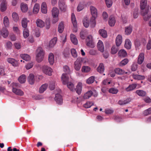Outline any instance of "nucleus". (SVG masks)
I'll list each match as a JSON object with an SVG mask.
<instances>
[{
    "mask_svg": "<svg viewBox=\"0 0 151 151\" xmlns=\"http://www.w3.org/2000/svg\"><path fill=\"white\" fill-rule=\"evenodd\" d=\"M48 60L50 65H52L53 64L54 61V56L53 54L52 53H50L49 55Z\"/></svg>",
    "mask_w": 151,
    "mask_h": 151,
    "instance_id": "nucleus-32",
    "label": "nucleus"
},
{
    "mask_svg": "<svg viewBox=\"0 0 151 151\" xmlns=\"http://www.w3.org/2000/svg\"><path fill=\"white\" fill-rule=\"evenodd\" d=\"M33 63L32 62L28 63L25 66V67L26 69L27 70H29L33 67Z\"/></svg>",
    "mask_w": 151,
    "mask_h": 151,
    "instance_id": "nucleus-60",
    "label": "nucleus"
},
{
    "mask_svg": "<svg viewBox=\"0 0 151 151\" xmlns=\"http://www.w3.org/2000/svg\"><path fill=\"white\" fill-rule=\"evenodd\" d=\"M82 60L81 58H78L74 62V68L75 70L77 71L79 70L81 68Z\"/></svg>",
    "mask_w": 151,
    "mask_h": 151,
    "instance_id": "nucleus-6",
    "label": "nucleus"
},
{
    "mask_svg": "<svg viewBox=\"0 0 151 151\" xmlns=\"http://www.w3.org/2000/svg\"><path fill=\"white\" fill-rule=\"evenodd\" d=\"M26 76L24 74H22L18 78V80L21 83H24L26 81Z\"/></svg>",
    "mask_w": 151,
    "mask_h": 151,
    "instance_id": "nucleus-24",
    "label": "nucleus"
},
{
    "mask_svg": "<svg viewBox=\"0 0 151 151\" xmlns=\"http://www.w3.org/2000/svg\"><path fill=\"white\" fill-rule=\"evenodd\" d=\"M7 61L11 63L14 66H17L18 65L17 61L13 58H9L7 59Z\"/></svg>",
    "mask_w": 151,
    "mask_h": 151,
    "instance_id": "nucleus-16",
    "label": "nucleus"
},
{
    "mask_svg": "<svg viewBox=\"0 0 151 151\" xmlns=\"http://www.w3.org/2000/svg\"><path fill=\"white\" fill-rule=\"evenodd\" d=\"M11 85L12 86V88H16V87H19V84L17 83H12Z\"/></svg>",
    "mask_w": 151,
    "mask_h": 151,
    "instance_id": "nucleus-61",
    "label": "nucleus"
},
{
    "mask_svg": "<svg viewBox=\"0 0 151 151\" xmlns=\"http://www.w3.org/2000/svg\"><path fill=\"white\" fill-rule=\"evenodd\" d=\"M129 60L127 58H125L122 60L119 63V66H123L126 65L129 62Z\"/></svg>",
    "mask_w": 151,
    "mask_h": 151,
    "instance_id": "nucleus-48",
    "label": "nucleus"
},
{
    "mask_svg": "<svg viewBox=\"0 0 151 151\" xmlns=\"http://www.w3.org/2000/svg\"><path fill=\"white\" fill-rule=\"evenodd\" d=\"M12 44L10 42H8L6 43V47L9 49H11L12 47Z\"/></svg>",
    "mask_w": 151,
    "mask_h": 151,
    "instance_id": "nucleus-64",
    "label": "nucleus"
},
{
    "mask_svg": "<svg viewBox=\"0 0 151 151\" xmlns=\"http://www.w3.org/2000/svg\"><path fill=\"white\" fill-rule=\"evenodd\" d=\"M131 100V98H127L124 101L119 100L118 102V104L120 105H123L126 104L129 102Z\"/></svg>",
    "mask_w": 151,
    "mask_h": 151,
    "instance_id": "nucleus-36",
    "label": "nucleus"
},
{
    "mask_svg": "<svg viewBox=\"0 0 151 151\" xmlns=\"http://www.w3.org/2000/svg\"><path fill=\"white\" fill-rule=\"evenodd\" d=\"M28 20L27 18H24L22 20V25L24 28H26L27 26Z\"/></svg>",
    "mask_w": 151,
    "mask_h": 151,
    "instance_id": "nucleus-40",
    "label": "nucleus"
},
{
    "mask_svg": "<svg viewBox=\"0 0 151 151\" xmlns=\"http://www.w3.org/2000/svg\"><path fill=\"white\" fill-rule=\"evenodd\" d=\"M92 21L90 20V22H89L88 18L87 17H84L83 20V23L84 26L87 28L88 27L89 25L90 24L91 26L93 27H93L92 26Z\"/></svg>",
    "mask_w": 151,
    "mask_h": 151,
    "instance_id": "nucleus-13",
    "label": "nucleus"
},
{
    "mask_svg": "<svg viewBox=\"0 0 151 151\" xmlns=\"http://www.w3.org/2000/svg\"><path fill=\"white\" fill-rule=\"evenodd\" d=\"M61 79L63 84H66L69 81V76L66 74L63 73L61 77Z\"/></svg>",
    "mask_w": 151,
    "mask_h": 151,
    "instance_id": "nucleus-11",
    "label": "nucleus"
},
{
    "mask_svg": "<svg viewBox=\"0 0 151 151\" xmlns=\"http://www.w3.org/2000/svg\"><path fill=\"white\" fill-rule=\"evenodd\" d=\"M68 88L72 91L75 90L73 84L71 82H67V83Z\"/></svg>",
    "mask_w": 151,
    "mask_h": 151,
    "instance_id": "nucleus-47",
    "label": "nucleus"
},
{
    "mask_svg": "<svg viewBox=\"0 0 151 151\" xmlns=\"http://www.w3.org/2000/svg\"><path fill=\"white\" fill-rule=\"evenodd\" d=\"M71 19L73 26L75 28L73 29V31L75 32H76L77 31V22L74 13L72 14Z\"/></svg>",
    "mask_w": 151,
    "mask_h": 151,
    "instance_id": "nucleus-8",
    "label": "nucleus"
},
{
    "mask_svg": "<svg viewBox=\"0 0 151 151\" xmlns=\"http://www.w3.org/2000/svg\"><path fill=\"white\" fill-rule=\"evenodd\" d=\"M97 46L99 50L101 52H103L104 50V47L103 43L102 41L100 40L97 43Z\"/></svg>",
    "mask_w": 151,
    "mask_h": 151,
    "instance_id": "nucleus-17",
    "label": "nucleus"
},
{
    "mask_svg": "<svg viewBox=\"0 0 151 151\" xmlns=\"http://www.w3.org/2000/svg\"><path fill=\"white\" fill-rule=\"evenodd\" d=\"M131 42L129 39H127L125 42L124 47L127 49H129L131 48Z\"/></svg>",
    "mask_w": 151,
    "mask_h": 151,
    "instance_id": "nucleus-29",
    "label": "nucleus"
},
{
    "mask_svg": "<svg viewBox=\"0 0 151 151\" xmlns=\"http://www.w3.org/2000/svg\"><path fill=\"white\" fill-rule=\"evenodd\" d=\"M64 29V24L63 22H61L58 25V31L60 33H62Z\"/></svg>",
    "mask_w": 151,
    "mask_h": 151,
    "instance_id": "nucleus-45",
    "label": "nucleus"
},
{
    "mask_svg": "<svg viewBox=\"0 0 151 151\" xmlns=\"http://www.w3.org/2000/svg\"><path fill=\"white\" fill-rule=\"evenodd\" d=\"M55 100L58 104H61L63 103L62 96L59 94L57 93L55 94Z\"/></svg>",
    "mask_w": 151,
    "mask_h": 151,
    "instance_id": "nucleus-10",
    "label": "nucleus"
},
{
    "mask_svg": "<svg viewBox=\"0 0 151 151\" xmlns=\"http://www.w3.org/2000/svg\"><path fill=\"white\" fill-rule=\"evenodd\" d=\"M1 35L4 38H6L8 36L9 34V32L8 30L6 28H3L1 31H0Z\"/></svg>",
    "mask_w": 151,
    "mask_h": 151,
    "instance_id": "nucleus-20",
    "label": "nucleus"
},
{
    "mask_svg": "<svg viewBox=\"0 0 151 151\" xmlns=\"http://www.w3.org/2000/svg\"><path fill=\"white\" fill-rule=\"evenodd\" d=\"M40 9V6L38 4H36L34 7L33 12L35 14H37L39 12Z\"/></svg>",
    "mask_w": 151,
    "mask_h": 151,
    "instance_id": "nucleus-43",
    "label": "nucleus"
},
{
    "mask_svg": "<svg viewBox=\"0 0 151 151\" xmlns=\"http://www.w3.org/2000/svg\"><path fill=\"white\" fill-rule=\"evenodd\" d=\"M106 3L108 7H110L112 5V0H106Z\"/></svg>",
    "mask_w": 151,
    "mask_h": 151,
    "instance_id": "nucleus-59",
    "label": "nucleus"
},
{
    "mask_svg": "<svg viewBox=\"0 0 151 151\" xmlns=\"http://www.w3.org/2000/svg\"><path fill=\"white\" fill-rule=\"evenodd\" d=\"M55 87V81H50L49 85V88L51 90H53Z\"/></svg>",
    "mask_w": 151,
    "mask_h": 151,
    "instance_id": "nucleus-50",
    "label": "nucleus"
},
{
    "mask_svg": "<svg viewBox=\"0 0 151 151\" xmlns=\"http://www.w3.org/2000/svg\"><path fill=\"white\" fill-rule=\"evenodd\" d=\"M6 0H3L1 3V11L2 12H4L6 10Z\"/></svg>",
    "mask_w": 151,
    "mask_h": 151,
    "instance_id": "nucleus-23",
    "label": "nucleus"
},
{
    "mask_svg": "<svg viewBox=\"0 0 151 151\" xmlns=\"http://www.w3.org/2000/svg\"><path fill=\"white\" fill-rule=\"evenodd\" d=\"M113 16L111 15L110 16L109 20V26L111 27H112L113 25Z\"/></svg>",
    "mask_w": 151,
    "mask_h": 151,
    "instance_id": "nucleus-57",
    "label": "nucleus"
},
{
    "mask_svg": "<svg viewBox=\"0 0 151 151\" xmlns=\"http://www.w3.org/2000/svg\"><path fill=\"white\" fill-rule=\"evenodd\" d=\"M58 7L61 11H65L67 9V6L64 1H61L58 2Z\"/></svg>",
    "mask_w": 151,
    "mask_h": 151,
    "instance_id": "nucleus-9",
    "label": "nucleus"
},
{
    "mask_svg": "<svg viewBox=\"0 0 151 151\" xmlns=\"http://www.w3.org/2000/svg\"><path fill=\"white\" fill-rule=\"evenodd\" d=\"M63 71L65 73V74L68 75L70 73L69 68L67 65H65L63 67Z\"/></svg>",
    "mask_w": 151,
    "mask_h": 151,
    "instance_id": "nucleus-53",
    "label": "nucleus"
},
{
    "mask_svg": "<svg viewBox=\"0 0 151 151\" xmlns=\"http://www.w3.org/2000/svg\"><path fill=\"white\" fill-rule=\"evenodd\" d=\"M122 42V37L121 35H119L117 36L116 39V44L117 46H119Z\"/></svg>",
    "mask_w": 151,
    "mask_h": 151,
    "instance_id": "nucleus-15",
    "label": "nucleus"
},
{
    "mask_svg": "<svg viewBox=\"0 0 151 151\" xmlns=\"http://www.w3.org/2000/svg\"><path fill=\"white\" fill-rule=\"evenodd\" d=\"M70 37L72 42L75 45H77L78 43V40L76 36L73 34H71Z\"/></svg>",
    "mask_w": 151,
    "mask_h": 151,
    "instance_id": "nucleus-22",
    "label": "nucleus"
},
{
    "mask_svg": "<svg viewBox=\"0 0 151 151\" xmlns=\"http://www.w3.org/2000/svg\"><path fill=\"white\" fill-rule=\"evenodd\" d=\"M118 55L119 57H125L127 55V53L124 50L122 49L119 51Z\"/></svg>",
    "mask_w": 151,
    "mask_h": 151,
    "instance_id": "nucleus-28",
    "label": "nucleus"
},
{
    "mask_svg": "<svg viewBox=\"0 0 151 151\" xmlns=\"http://www.w3.org/2000/svg\"><path fill=\"white\" fill-rule=\"evenodd\" d=\"M99 33L100 35L103 38H106L107 36L106 31L104 29H100L99 30Z\"/></svg>",
    "mask_w": 151,
    "mask_h": 151,
    "instance_id": "nucleus-30",
    "label": "nucleus"
},
{
    "mask_svg": "<svg viewBox=\"0 0 151 151\" xmlns=\"http://www.w3.org/2000/svg\"><path fill=\"white\" fill-rule=\"evenodd\" d=\"M136 93L139 96H144L146 94V92L142 90H137L136 91Z\"/></svg>",
    "mask_w": 151,
    "mask_h": 151,
    "instance_id": "nucleus-42",
    "label": "nucleus"
},
{
    "mask_svg": "<svg viewBox=\"0 0 151 151\" xmlns=\"http://www.w3.org/2000/svg\"><path fill=\"white\" fill-rule=\"evenodd\" d=\"M41 10L42 12L44 14H46L47 12V4L45 2H43L41 4Z\"/></svg>",
    "mask_w": 151,
    "mask_h": 151,
    "instance_id": "nucleus-18",
    "label": "nucleus"
},
{
    "mask_svg": "<svg viewBox=\"0 0 151 151\" xmlns=\"http://www.w3.org/2000/svg\"><path fill=\"white\" fill-rule=\"evenodd\" d=\"M52 16H58L59 11L57 8L54 7L52 10Z\"/></svg>",
    "mask_w": 151,
    "mask_h": 151,
    "instance_id": "nucleus-35",
    "label": "nucleus"
},
{
    "mask_svg": "<svg viewBox=\"0 0 151 151\" xmlns=\"http://www.w3.org/2000/svg\"><path fill=\"white\" fill-rule=\"evenodd\" d=\"M90 9L92 17L91 18V21H92V26L94 27L96 25V21L95 19L97 16V10L95 7L91 6H90Z\"/></svg>",
    "mask_w": 151,
    "mask_h": 151,
    "instance_id": "nucleus-2",
    "label": "nucleus"
},
{
    "mask_svg": "<svg viewBox=\"0 0 151 151\" xmlns=\"http://www.w3.org/2000/svg\"><path fill=\"white\" fill-rule=\"evenodd\" d=\"M114 71L116 73L119 75L123 74L124 73V70L119 68H116L114 70Z\"/></svg>",
    "mask_w": 151,
    "mask_h": 151,
    "instance_id": "nucleus-49",
    "label": "nucleus"
},
{
    "mask_svg": "<svg viewBox=\"0 0 151 151\" xmlns=\"http://www.w3.org/2000/svg\"><path fill=\"white\" fill-rule=\"evenodd\" d=\"M84 5L81 4H79L77 7V11L78 12H80L84 8Z\"/></svg>",
    "mask_w": 151,
    "mask_h": 151,
    "instance_id": "nucleus-56",
    "label": "nucleus"
},
{
    "mask_svg": "<svg viewBox=\"0 0 151 151\" xmlns=\"http://www.w3.org/2000/svg\"><path fill=\"white\" fill-rule=\"evenodd\" d=\"M12 91L15 94L18 96H22L24 95L23 91L19 89L13 88L12 89Z\"/></svg>",
    "mask_w": 151,
    "mask_h": 151,
    "instance_id": "nucleus-12",
    "label": "nucleus"
},
{
    "mask_svg": "<svg viewBox=\"0 0 151 151\" xmlns=\"http://www.w3.org/2000/svg\"><path fill=\"white\" fill-rule=\"evenodd\" d=\"M147 4V0H141L140 3V7L142 10L145 9V11H142V14L143 16V19L145 21H147L149 19V16L147 13L149 11L148 8H146Z\"/></svg>",
    "mask_w": 151,
    "mask_h": 151,
    "instance_id": "nucleus-1",
    "label": "nucleus"
},
{
    "mask_svg": "<svg viewBox=\"0 0 151 151\" xmlns=\"http://www.w3.org/2000/svg\"><path fill=\"white\" fill-rule=\"evenodd\" d=\"M144 59V54L143 53H141L138 56L137 63L139 64H141L143 62Z\"/></svg>",
    "mask_w": 151,
    "mask_h": 151,
    "instance_id": "nucleus-21",
    "label": "nucleus"
},
{
    "mask_svg": "<svg viewBox=\"0 0 151 151\" xmlns=\"http://www.w3.org/2000/svg\"><path fill=\"white\" fill-rule=\"evenodd\" d=\"M44 52L41 47H38L37 50L36 60L38 62H41L43 60Z\"/></svg>",
    "mask_w": 151,
    "mask_h": 151,
    "instance_id": "nucleus-3",
    "label": "nucleus"
},
{
    "mask_svg": "<svg viewBox=\"0 0 151 151\" xmlns=\"http://www.w3.org/2000/svg\"><path fill=\"white\" fill-rule=\"evenodd\" d=\"M93 104V102L88 101L83 105V106L86 108H90Z\"/></svg>",
    "mask_w": 151,
    "mask_h": 151,
    "instance_id": "nucleus-51",
    "label": "nucleus"
},
{
    "mask_svg": "<svg viewBox=\"0 0 151 151\" xmlns=\"http://www.w3.org/2000/svg\"><path fill=\"white\" fill-rule=\"evenodd\" d=\"M37 27L41 28L45 26L44 22L41 19H37L36 22Z\"/></svg>",
    "mask_w": 151,
    "mask_h": 151,
    "instance_id": "nucleus-27",
    "label": "nucleus"
},
{
    "mask_svg": "<svg viewBox=\"0 0 151 151\" xmlns=\"http://www.w3.org/2000/svg\"><path fill=\"white\" fill-rule=\"evenodd\" d=\"M57 40V39L56 37H55L52 39L49 42V47L50 48L53 47L56 44Z\"/></svg>",
    "mask_w": 151,
    "mask_h": 151,
    "instance_id": "nucleus-26",
    "label": "nucleus"
},
{
    "mask_svg": "<svg viewBox=\"0 0 151 151\" xmlns=\"http://www.w3.org/2000/svg\"><path fill=\"white\" fill-rule=\"evenodd\" d=\"M3 23L4 25L6 27H8L9 25V22L8 18L7 16H5L4 18Z\"/></svg>",
    "mask_w": 151,
    "mask_h": 151,
    "instance_id": "nucleus-46",
    "label": "nucleus"
},
{
    "mask_svg": "<svg viewBox=\"0 0 151 151\" xmlns=\"http://www.w3.org/2000/svg\"><path fill=\"white\" fill-rule=\"evenodd\" d=\"M91 68L88 66H82L81 71L83 73H88L90 71Z\"/></svg>",
    "mask_w": 151,
    "mask_h": 151,
    "instance_id": "nucleus-44",
    "label": "nucleus"
},
{
    "mask_svg": "<svg viewBox=\"0 0 151 151\" xmlns=\"http://www.w3.org/2000/svg\"><path fill=\"white\" fill-rule=\"evenodd\" d=\"M151 113V107L145 110L143 112L145 116H146Z\"/></svg>",
    "mask_w": 151,
    "mask_h": 151,
    "instance_id": "nucleus-58",
    "label": "nucleus"
},
{
    "mask_svg": "<svg viewBox=\"0 0 151 151\" xmlns=\"http://www.w3.org/2000/svg\"><path fill=\"white\" fill-rule=\"evenodd\" d=\"M95 77L94 76H91L89 77L86 80V83L88 84L93 83L94 81Z\"/></svg>",
    "mask_w": 151,
    "mask_h": 151,
    "instance_id": "nucleus-52",
    "label": "nucleus"
},
{
    "mask_svg": "<svg viewBox=\"0 0 151 151\" xmlns=\"http://www.w3.org/2000/svg\"><path fill=\"white\" fill-rule=\"evenodd\" d=\"M137 85L136 84L134 83L130 84L126 88L125 90L127 92L132 91L136 87Z\"/></svg>",
    "mask_w": 151,
    "mask_h": 151,
    "instance_id": "nucleus-19",
    "label": "nucleus"
},
{
    "mask_svg": "<svg viewBox=\"0 0 151 151\" xmlns=\"http://www.w3.org/2000/svg\"><path fill=\"white\" fill-rule=\"evenodd\" d=\"M12 17L13 20L15 22H17L19 20V17L18 14L15 12H14L12 13Z\"/></svg>",
    "mask_w": 151,
    "mask_h": 151,
    "instance_id": "nucleus-38",
    "label": "nucleus"
},
{
    "mask_svg": "<svg viewBox=\"0 0 151 151\" xmlns=\"http://www.w3.org/2000/svg\"><path fill=\"white\" fill-rule=\"evenodd\" d=\"M75 90L78 94L79 95L81 93L82 90V84L81 83H78Z\"/></svg>",
    "mask_w": 151,
    "mask_h": 151,
    "instance_id": "nucleus-25",
    "label": "nucleus"
},
{
    "mask_svg": "<svg viewBox=\"0 0 151 151\" xmlns=\"http://www.w3.org/2000/svg\"><path fill=\"white\" fill-rule=\"evenodd\" d=\"M42 69L43 73L48 76H51L52 71V69L49 66L44 65L42 66Z\"/></svg>",
    "mask_w": 151,
    "mask_h": 151,
    "instance_id": "nucleus-7",
    "label": "nucleus"
},
{
    "mask_svg": "<svg viewBox=\"0 0 151 151\" xmlns=\"http://www.w3.org/2000/svg\"><path fill=\"white\" fill-rule=\"evenodd\" d=\"M21 9L23 12H26L27 11L28 9L27 5L23 3H22L21 4Z\"/></svg>",
    "mask_w": 151,
    "mask_h": 151,
    "instance_id": "nucleus-41",
    "label": "nucleus"
},
{
    "mask_svg": "<svg viewBox=\"0 0 151 151\" xmlns=\"http://www.w3.org/2000/svg\"><path fill=\"white\" fill-rule=\"evenodd\" d=\"M48 84L47 83H45L42 85L40 87L39 92L40 93H43L46 90L47 87H48Z\"/></svg>",
    "mask_w": 151,
    "mask_h": 151,
    "instance_id": "nucleus-33",
    "label": "nucleus"
},
{
    "mask_svg": "<svg viewBox=\"0 0 151 151\" xmlns=\"http://www.w3.org/2000/svg\"><path fill=\"white\" fill-rule=\"evenodd\" d=\"M132 26L130 25L128 27H126L125 29V34L127 35H130L132 32Z\"/></svg>",
    "mask_w": 151,
    "mask_h": 151,
    "instance_id": "nucleus-31",
    "label": "nucleus"
},
{
    "mask_svg": "<svg viewBox=\"0 0 151 151\" xmlns=\"http://www.w3.org/2000/svg\"><path fill=\"white\" fill-rule=\"evenodd\" d=\"M71 52L72 56L74 58H76L77 57V53L75 49H71Z\"/></svg>",
    "mask_w": 151,
    "mask_h": 151,
    "instance_id": "nucleus-55",
    "label": "nucleus"
},
{
    "mask_svg": "<svg viewBox=\"0 0 151 151\" xmlns=\"http://www.w3.org/2000/svg\"><path fill=\"white\" fill-rule=\"evenodd\" d=\"M133 77L134 79L138 80H142L145 78L144 76L138 75L136 74H133Z\"/></svg>",
    "mask_w": 151,
    "mask_h": 151,
    "instance_id": "nucleus-39",
    "label": "nucleus"
},
{
    "mask_svg": "<svg viewBox=\"0 0 151 151\" xmlns=\"http://www.w3.org/2000/svg\"><path fill=\"white\" fill-rule=\"evenodd\" d=\"M27 81L29 84H33L35 82L34 75L32 73H30L28 77Z\"/></svg>",
    "mask_w": 151,
    "mask_h": 151,
    "instance_id": "nucleus-14",
    "label": "nucleus"
},
{
    "mask_svg": "<svg viewBox=\"0 0 151 151\" xmlns=\"http://www.w3.org/2000/svg\"><path fill=\"white\" fill-rule=\"evenodd\" d=\"M24 37L25 38H27L29 35V32L28 30L26 28H24L23 32Z\"/></svg>",
    "mask_w": 151,
    "mask_h": 151,
    "instance_id": "nucleus-54",
    "label": "nucleus"
},
{
    "mask_svg": "<svg viewBox=\"0 0 151 151\" xmlns=\"http://www.w3.org/2000/svg\"><path fill=\"white\" fill-rule=\"evenodd\" d=\"M137 68V65L136 64H133L131 66V70L133 71H135Z\"/></svg>",
    "mask_w": 151,
    "mask_h": 151,
    "instance_id": "nucleus-63",
    "label": "nucleus"
},
{
    "mask_svg": "<svg viewBox=\"0 0 151 151\" xmlns=\"http://www.w3.org/2000/svg\"><path fill=\"white\" fill-rule=\"evenodd\" d=\"M144 100L147 103H150L151 102V99L149 97H147L145 98Z\"/></svg>",
    "mask_w": 151,
    "mask_h": 151,
    "instance_id": "nucleus-62",
    "label": "nucleus"
},
{
    "mask_svg": "<svg viewBox=\"0 0 151 151\" xmlns=\"http://www.w3.org/2000/svg\"><path fill=\"white\" fill-rule=\"evenodd\" d=\"M20 57L23 59L27 61L30 60V57L28 54H22L20 55Z\"/></svg>",
    "mask_w": 151,
    "mask_h": 151,
    "instance_id": "nucleus-37",
    "label": "nucleus"
},
{
    "mask_svg": "<svg viewBox=\"0 0 151 151\" xmlns=\"http://www.w3.org/2000/svg\"><path fill=\"white\" fill-rule=\"evenodd\" d=\"M86 44L88 47L93 48L95 46L93 37L91 35H89L86 39Z\"/></svg>",
    "mask_w": 151,
    "mask_h": 151,
    "instance_id": "nucleus-5",
    "label": "nucleus"
},
{
    "mask_svg": "<svg viewBox=\"0 0 151 151\" xmlns=\"http://www.w3.org/2000/svg\"><path fill=\"white\" fill-rule=\"evenodd\" d=\"M98 95V93L94 89L89 90L84 93L83 97L85 99H89L92 96L94 97H96Z\"/></svg>",
    "mask_w": 151,
    "mask_h": 151,
    "instance_id": "nucleus-4",
    "label": "nucleus"
},
{
    "mask_svg": "<svg viewBox=\"0 0 151 151\" xmlns=\"http://www.w3.org/2000/svg\"><path fill=\"white\" fill-rule=\"evenodd\" d=\"M104 70V67L103 63H101L97 68V71L100 73H102Z\"/></svg>",
    "mask_w": 151,
    "mask_h": 151,
    "instance_id": "nucleus-34",
    "label": "nucleus"
}]
</instances>
